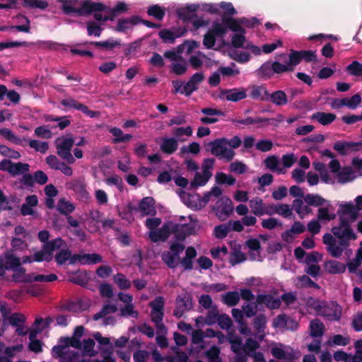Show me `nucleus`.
<instances>
[{
	"label": "nucleus",
	"mask_w": 362,
	"mask_h": 362,
	"mask_svg": "<svg viewBox=\"0 0 362 362\" xmlns=\"http://www.w3.org/2000/svg\"><path fill=\"white\" fill-rule=\"evenodd\" d=\"M318 315L327 317L329 320H339L341 317L339 306L336 303H327L324 301Z\"/></svg>",
	"instance_id": "4468645a"
},
{
	"label": "nucleus",
	"mask_w": 362,
	"mask_h": 362,
	"mask_svg": "<svg viewBox=\"0 0 362 362\" xmlns=\"http://www.w3.org/2000/svg\"><path fill=\"white\" fill-rule=\"evenodd\" d=\"M211 177L208 173L196 172L194 179L190 182V189H195L197 187L204 186L209 180Z\"/></svg>",
	"instance_id": "72a5a7b5"
},
{
	"label": "nucleus",
	"mask_w": 362,
	"mask_h": 362,
	"mask_svg": "<svg viewBox=\"0 0 362 362\" xmlns=\"http://www.w3.org/2000/svg\"><path fill=\"white\" fill-rule=\"evenodd\" d=\"M25 317L19 313H15L8 317V322L13 327H19L20 325L25 324Z\"/></svg>",
	"instance_id": "774afa93"
},
{
	"label": "nucleus",
	"mask_w": 362,
	"mask_h": 362,
	"mask_svg": "<svg viewBox=\"0 0 362 362\" xmlns=\"http://www.w3.org/2000/svg\"><path fill=\"white\" fill-rule=\"evenodd\" d=\"M141 18L139 16H132L130 18H122L118 20L115 30L119 33H124L131 29L134 25L139 23Z\"/></svg>",
	"instance_id": "6ab92c4d"
},
{
	"label": "nucleus",
	"mask_w": 362,
	"mask_h": 362,
	"mask_svg": "<svg viewBox=\"0 0 362 362\" xmlns=\"http://www.w3.org/2000/svg\"><path fill=\"white\" fill-rule=\"evenodd\" d=\"M147 14L158 21H163L165 16V9L158 4H154L148 8Z\"/></svg>",
	"instance_id": "79ce46f5"
},
{
	"label": "nucleus",
	"mask_w": 362,
	"mask_h": 362,
	"mask_svg": "<svg viewBox=\"0 0 362 362\" xmlns=\"http://www.w3.org/2000/svg\"><path fill=\"white\" fill-rule=\"evenodd\" d=\"M206 356L209 362H221L220 358V349L216 346H211L206 351Z\"/></svg>",
	"instance_id": "69168bd1"
},
{
	"label": "nucleus",
	"mask_w": 362,
	"mask_h": 362,
	"mask_svg": "<svg viewBox=\"0 0 362 362\" xmlns=\"http://www.w3.org/2000/svg\"><path fill=\"white\" fill-rule=\"evenodd\" d=\"M305 202L312 206H321L325 204L326 200L319 194H308L304 197Z\"/></svg>",
	"instance_id": "37998d69"
},
{
	"label": "nucleus",
	"mask_w": 362,
	"mask_h": 362,
	"mask_svg": "<svg viewBox=\"0 0 362 362\" xmlns=\"http://www.w3.org/2000/svg\"><path fill=\"white\" fill-rule=\"evenodd\" d=\"M175 303L176 307L173 310V315L177 317H181L185 312L191 310L193 307L192 296L188 293L179 295Z\"/></svg>",
	"instance_id": "0eeeda50"
},
{
	"label": "nucleus",
	"mask_w": 362,
	"mask_h": 362,
	"mask_svg": "<svg viewBox=\"0 0 362 362\" xmlns=\"http://www.w3.org/2000/svg\"><path fill=\"white\" fill-rule=\"evenodd\" d=\"M259 304H256V300L250 303L244 304L242 309L244 312L245 315L250 318L255 316L258 310Z\"/></svg>",
	"instance_id": "0e129e2a"
},
{
	"label": "nucleus",
	"mask_w": 362,
	"mask_h": 362,
	"mask_svg": "<svg viewBox=\"0 0 362 362\" xmlns=\"http://www.w3.org/2000/svg\"><path fill=\"white\" fill-rule=\"evenodd\" d=\"M170 224V234L175 235V239L177 242L184 241L186 238L193 234L194 231V226L190 223H175L169 221Z\"/></svg>",
	"instance_id": "423d86ee"
},
{
	"label": "nucleus",
	"mask_w": 362,
	"mask_h": 362,
	"mask_svg": "<svg viewBox=\"0 0 362 362\" xmlns=\"http://www.w3.org/2000/svg\"><path fill=\"white\" fill-rule=\"evenodd\" d=\"M226 35V28L218 21H214L211 28L204 35L203 45L207 49H212L216 44V38H222Z\"/></svg>",
	"instance_id": "7ed1b4c3"
},
{
	"label": "nucleus",
	"mask_w": 362,
	"mask_h": 362,
	"mask_svg": "<svg viewBox=\"0 0 362 362\" xmlns=\"http://www.w3.org/2000/svg\"><path fill=\"white\" fill-rule=\"evenodd\" d=\"M182 63H173L171 64L170 71L177 76L184 75L187 71V64L182 58Z\"/></svg>",
	"instance_id": "680f3d73"
},
{
	"label": "nucleus",
	"mask_w": 362,
	"mask_h": 362,
	"mask_svg": "<svg viewBox=\"0 0 362 362\" xmlns=\"http://www.w3.org/2000/svg\"><path fill=\"white\" fill-rule=\"evenodd\" d=\"M0 136H2L7 140L21 146H25L24 142L28 141V139L25 137L22 139L18 138L10 129L8 128L0 129Z\"/></svg>",
	"instance_id": "cd10ccee"
},
{
	"label": "nucleus",
	"mask_w": 362,
	"mask_h": 362,
	"mask_svg": "<svg viewBox=\"0 0 362 362\" xmlns=\"http://www.w3.org/2000/svg\"><path fill=\"white\" fill-rule=\"evenodd\" d=\"M230 230V226L228 224H220L214 227V235L218 239H224L227 237Z\"/></svg>",
	"instance_id": "3c124183"
},
{
	"label": "nucleus",
	"mask_w": 362,
	"mask_h": 362,
	"mask_svg": "<svg viewBox=\"0 0 362 362\" xmlns=\"http://www.w3.org/2000/svg\"><path fill=\"white\" fill-rule=\"evenodd\" d=\"M86 27H87V33L89 36H95V37H100L103 28L101 26L98 24H97L95 21H89L86 23Z\"/></svg>",
	"instance_id": "13d9d810"
},
{
	"label": "nucleus",
	"mask_w": 362,
	"mask_h": 362,
	"mask_svg": "<svg viewBox=\"0 0 362 362\" xmlns=\"http://www.w3.org/2000/svg\"><path fill=\"white\" fill-rule=\"evenodd\" d=\"M109 132L115 136L112 139L113 144L126 143L129 141L133 137L132 134H124L119 128L115 127L110 128Z\"/></svg>",
	"instance_id": "c756f323"
},
{
	"label": "nucleus",
	"mask_w": 362,
	"mask_h": 362,
	"mask_svg": "<svg viewBox=\"0 0 362 362\" xmlns=\"http://www.w3.org/2000/svg\"><path fill=\"white\" fill-rule=\"evenodd\" d=\"M117 311V307L115 305H110L107 304L104 305L101 310L95 313L93 317V320L95 321L99 320L100 318L115 313Z\"/></svg>",
	"instance_id": "c03bdc74"
},
{
	"label": "nucleus",
	"mask_w": 362,
	"mask_h": 362,
	"mask_svg": "<svg viewBox=\"0 0 362 362\" xmlns=\"http://www.w3.org/2000/svg\"><path fill=\"white\" fill-rule=\"evenodd\" d=\"M204 80L202 72L194 73L187 82H184V95L189 97L194 91L199 89V86Z\"/></svg>",
	"instance_id": "1a4fd4ad"
},
{
	"label": "nucleus",
	"mask_w": 362,
	"mask_h": 362,
	"mask_svg": "<svg viewBox=\"0 0 362 362\" xmlns=\"http://www.w3.org/2000/svg\"><path fill=\"white\" fill-rule=\"evenodd\" d=\"M47 181L48 177L42 170H37L33 175L25 174L21 180V182L28 187H33L35 182L42 185L46 184Z\"/></svg>",
	"instance_id": "9d476101"
},
{
	"label": "nucleus",
	"mask_w": 362,
	"mask_h": 362,
	"mask_svg": "<svg viewBox=\"0 0 362 362\" xmlns=\"http://www.w3.org/2000/svg\"><path fill=\"white\" fill-rule=\"evenodd\" d=\"M296 286L298 288H313L319 289V285L314 282L308 275L299 276L297 278Z\"/></svg>",
	"instance_id": "a19ab883"
},
{
	"label": "nucleus",
	"mask_w": 362,
	"mask_h": 362,
	"mask_svg": "<svg viewBox=\"0 0 362 362\" xmlns=\"http://www.w3.org/2000/svg\"><path fill=\"white\" fill-rule=\"evenodd\" d=\"M246 260L245 255L240 250L235 249L230 254L229 262L232 266L242 263Z\"/></svg>",
	"instance_id": "603ef678"
},
{
	"label": "nucleus",
	"mask_w": 362,
	"mask_h": 362,
	"mask_svg": "<svg viewBox=\"0 0 362 362\" xmlns=\"http://www.w3.org/2000/svg\"><path fill=\"white\" fill-rule=\"evenodd\" d=\"M25 146L27 144L32 148H34L36 151L40 152L42 153H46V151L49 148V144L46 141H40L36 139L29 140L28 142H24Z\"/></svg>",
	"instance_id": "de8ad7c7"
},
{
	"label": "nucleus",
	"mask_w": 362,
	"mask_h": 362,
	"mask_svg": "<svg viewBox=\"0 0 362 362\" xmlns=\"http://www.w3.org/2000/svg\"><path fill=\"white\" fill-rule=\"evenodd\" d=\"M163 262L170 269H175L177 266V257L171 254L170 251H165L161 255Z\"/></svg>",
	"instance_id": "bf43d9fd"
},
{
	"label": "nucleus",
	"mask_w": 362,
	"mask_h": 362,
	"mask_svg": "<svg viewBox=\"0 0 362 362\" xmlns=\"http://www.w3.org/2000/svg\"><path fill=\"white\" fill-rule=\"evenodd\" d=\"M325 270L332 274H341L346 270V266L337 260H329L325 263Z\"/></svg>",
	"instance_id": "2f4dec72"
},
{
	"label": "nucleus",
	"mask_w": 362,
	"mask_h": 362,
	"mask_svg": "<svg viewBox=\"0 0 362 362\" xmlns=\"http://www.w3.org/2000/svg\"><path fill=\"white\" fill-rule=\"evenodd\" d=\"M177 147L178 143L175 138H163L160 145V151L168 155H171L175 152Z\"/></svg>",
	"instance_id": "a878e982"
},
{
	"label": "nucleus",
	"mask_w": 362,
	"mask_h": 362,
	"mask_svg": "<svg viewBox=\"0 0 362 362\" xmlns=\"http://www.w3.org/2000/svg\"><path fill=\"white\" fill-rule=\"evenodd\" d=\"M114 281L122 290L128 289L131 287L130 281L122 273H118L114 276Z\"/></svg>",
	"instance_id": "052dcab7"
},
{
	"label": "nucleus",
	"mask_w": 362,
	"mask_h": 362,
	"mask_svg": "<svg viewBox=\"0 0 362 362\" xmlns=\"http://www.w3.org/2000/svg\"><path fill=\"white\" fill-rule=\"evenodd\" d=\"M269 91L262 86L254 85L251 87L250 96L253 100L267 101Z\"/></svg>",
	"instance_id": "7c9ffc66"
},
{
	"label": "nucleus",
	"mask_w": 362,
	"mask_h": 362,
	"mask_svg": "<svg viewBox=\"0 0 362 362\" xmlns=\"http://www.w3.org/2000/svg\"><path fill=\"white\" fill-rule=\"evenodd\" d=\"M240 301V295L238 291H228L222 295V302L229 306L233 307Z\"/></svg>",
	"instance_id": "58836bf2"
},
{
	"label": "nucleus",
	"mask_w": 362,
	"mask_h": 362,
	"mask_svg": "<svg viewBox=\"0 0 362 362\" xmlns=\"http://www.w3.org/2000/svg\"><path fill=\"white\" fill-rule=\"evenodd\" d=\"M214 211L221 221H225L233 211L231 199L226 196L221 197L214 205Z\"/></svg>",
	"instance_id": "39448f33"
},
{
	"label": "nucleus",
	"mask_w": 362,
	"mask_h": 362,
	"mask_svg": "<svg viewBox=\"0 0 362 362\" xmlns=\"http://www.w3.org/2000/svg\"><path fill=\"white\" fill-rule=\"evenodd\" d=\"M220 99H226L228 101L238 102L247 97L246 90L244 88L221 89L218 95Z\"/></svg>",
	"instance_id": "9b49d317"
},
{
	"label": "nucleus",
	"mask_w": 362,
	"mask_h": 362,
	"mask_svg": "<svg viewBox=\"0 0 362 362\" xmlns=\"http://www.w3.org/2000/svg\"><path fill=\"white\" fill-rule=\"evenodd\" d=\"M62 3V9L64 14H75L77 16H84L92 14L93 11H106V6L100 2L91 0L83 1L79 7L78 0H58Z\"/></svg>",
	"instance_id": "f257e3e1"
},
{
	"label": "nucleus",
	"mask_w": 362,
	"mask_h": 362,
	"mask_svg": "<svg viewBox=\"0 0 362 362\" xmlns=\"http://www.w3.org/2000/svg\"><path fill=\"white\" fill-rule=\"evenodd\" d=\"M361 144H355L353 141H337L333 146V148L337 151L340 155L346 156L350 151H358V146Z\"/></svg>",
	"instance_id": "4be33fe9"
},
{
	"label": "nucleus",
	"mask_w": 362,
	"mask_h": 362,
	"mask_svg": "<svg viewBox=\"0 0 362 362\" xmlns=\"http://www.w3.org/2000/svg\"><path fill=\"white\" fill-rule=\"evenodd\" d=\"M309 328L310 330V335L313 337H320L324 334L325 326L318 319L312 320L310 322Z\"/></svg>",
	"instance_id": "e433bc0d"
},
{
	"label": "nucleus",
	"mask_w": 362,
	"mask_h": 362,
	"mask_svg": "<svg viewBox=\"0 0 362 362\" xmlns=\"http://www.w3.org/2000/svg\"><path fill=\"white\" fill-rule=\"evenodd\" d=\"M64 245H65V241L62 238H57L45 243L43 249L52 257V252L61 248Z\"/></svg>",
	"instance_id": "c9c22d12"
},
{
	"label": "nucleus",
	"mask_w": 362,
	"mask_h": 362,
	"mask_svg": "<svg viewBox=\"0 0 362 362\" xmlns=\"http://www.w3.org/2000/svg\"><path fill=\"white\" fill-rule=\"evenodd\" d=\"M226 146V138H220L209 142L206 144L205 148L211 154L218 157L221 154H223V151Z\"/></svg>",
	"instance_id": "aec40b11"
},
{
	"label": "nucleus",
	"mask_w": 362,
	"mask_h": 362,
	"mask_svg": "<svg viewBox=\"0 0 362 362\" xmlns=\"http://www.w3.org/2000/svg\"><path fill=\"white\" fill-rule=\"evenodd\" d=\"M201 112L206 115L200 118V122L205 124H214L218 122V119L212 116L225 117L226 113L220 110L211 107H204L201 110Z\"/></svg>",
	"instance_id": "f3484780"
},
{
	"label": "nucleus",
	"mask_w": 362,
	"mask_h": 362,
	"mask_svg": "<svg viewBox=\"0 0 362 362\" xmlns=\"http://www.w3.org/2000/svg\"><path fill=\"white\" fill-rule=\"evenodd\" d=\"M82 264H95L103 262V257L97 253L82 255Z\"/></svg>",
	"instance_id": "4d7b16f0"
},
{
	"label": "nucleus",
	"mask_w": 362,
	"mask_h": 362,
	"mask_svg": "<svg viewBox=\"0 0 362 362\" xmlns=\"http://www.w3.org/2000/svg\"><path fill=\"white\" fill-rule=\"evenodd\" d=\"M346 69L352 76H362V64L357 61H354L349 64Z\"/></svg>",
	"instance_id": "338daca9"
},
{
	"label": "nucleus",
	"mask_w": 362,
	"mask_h": 362,
	"mask_svg": "<svg viewBox=\"0 0 362 362\" xmlns=\"http://www.w3.org/2000/svg\"><path fill=\"white\" fill-rule=\"evenodd\" d=\"M57 209L61 214L66 216L75 210V206L65 198H61L57 203Z\"/></svg>",
	"instance_id": "4c0bfd02"
},
{
	"label": "nucleus",
	"mask_w": 362,
	"mask_h": 362,
	"mask_svg": "<svg viewBox=\"0 0 362 362\" xmlns=\"http://www.w3.org/2000/svg\"><path fill=\"white\" fill-rule=\"evenodd\" d=\"M250 207L252 213L257 216L264 215V207L262 206V200L257 197L255 199L250 201Z\"/></svg>",
	"instance_id": "e2e57ef3"
},
{
	"label": "nucleus",
	"mask_w": 362,
	"mask_h": 362,
	"mask_svg": "<svg viewBox=\"0 0 362 362\" xmlns=\"http://www.w3.org/2000/svg\"><path fill=\"white\" fill-rule=\"evenodd\" d=\"M231 121L235 124H244L246 126H249V125H252V124H255L267 122L269 121V119L265 118V117H257L255 118L248 117L245 119H232Z\"/></svg>",
	"instance_id": "49530a36"
},
{
	"label": "nucleus",
	"mask_w": 362,
	"mask_h": 362,
	"mask_svg": "<svg viewBox=\"0 0 362 362\" xmlns=\"http://www.w3.org/2000/svg\"><path fill=\"white\" fill-rule=\"evenodd\" d=\"M256 304L264 305L270 310L278 309L281 305V299L274 298L272 294H259L256 297Z\"/></svg>",
	"instance_id": "dca6fc26"
},
{
	"label": "nucleus",
	"mask_w": 362,
	"mask_h": 362,
	"mask_svg": "<svg viewBox=\"0 0 362 362\" xmlns=\"http://www.w3.org/2000/svg\"><path fill=\"white\" fill-rule=\"evenodd\" d=\"M159 37L165 43H174L175 39L180 37L181 35H175L173 32L168 29H163L159 32Z\"/></svg>",
	"instance_id": "6e6d98bb"
},
{
	"label": "nucleus",
	"mask_w": 362,
	"mask_h": 362,
	"mask_svg": "<svg viewBox=\"0 0 362 362\" xmlns=\"http://www.w3.org/2000/svg\"><path fill=\"white\" fill-rule=\"evenodd\" d=\"M216 182L218 185L227 184L230 186L235 183V178L232 175H227L223 172L217 173L215 176Z\"/></svg>",
	"instance_id": "09e8293b"
},
{
	"label": "nucleus",
	"mask_w": 362,
	"mask_h": 362,
	"mask_svg": "<svg viewBox=\"0 0 362 362\" xmlns=\"http://www.w3.org/2000/svg\"><path fill=\"white\" fill-rule=\"evenodd\" d=\"M17 18H23L25 21L26 24L25 25H11V26H7V25H0V31L4 32V31H8V30H17L18 32H24V33H29L30 30V20L24 15L18 14L16 16Z\"/></svg>",
	"instance_id": "393cba45"
},
{
	"label": "nucleus",
	"mask_w": 362,
	"mask_h": 362,
	"mask_svg": "<svg viewBox=\"0 0 362 362\" xmlns=\"http://www.w3.org/2000/svg\"><path fill=\"white\" fill-rule=\"evenodd\" d=\"M355 202V206L350 202L339 206V209L337 211V214L339 218L341 216L345 217V216H349V217L347 218L351 223L354 222L357 219L358 211L362 209V196L359 195L356 197Z\"/></svg>",
	"instance_id": "20e7f679"
},
{
	"label": "nucleus",
	"mask_w": 362,
	"mask_h": 362,
	"mask_svg": "<svg viewBox=\"0 0 362 362\" xmlns=\"http://www.w3.org/2000/svg\"><path fill=\"white\" fill-rule=\"evenodd\" d=\"M170 235V224L169 221L163 223L161 228L155 230H151L149 233V238L153 243L160 241L165 242L168 240Z\"/></svg>",
	"instance_id": "2eb2a0df"
},
{
	"label": "nucleus",
	"mask_w": 362,
	"mask_h": 362,
	"mask_svg": "<svg viewBox=\"0 0 362 362\" xmlns=\"http://www.w3.org/2000/svg\"><path fill=\"white\" fill-rule=\"evenodd\" d=\"M61 105L66 107L79 110L90 118L96 117L100 115L99 112L89 110L86 105L71 98L62 100L61 101Z\"/></svg>",
	"instance_id": "6e6552de"
},
{
	"label": "nucleus",
	"mask_w": 362,
	"mask_h": 362,
	"mask_svg": "<svg viewBox=\"0 0 362 362\" xmlns=\"http://www.w3.org/2000/svg\"><path fill=\"white\" fill-rule=\"evenodd\" d=\"M353 173L354 172L351 167H349V166L344 167L337 174V178H338L339 182L346 183L347 182L353 180L354 177H351Z\"/></svg>",
	"instance_id": "864d4df0"
},
{
	"label": "nucleus",
	"mask_w": 362,
	"mask_h": 362,
	"mask_svg": "<svg viewBox=\"0 0 362 362\" xmlns=\"http://www.w3.org/2000/svg\"><path fill=\"white\" fill-rule=\"evenodd\" d=\"M221 21V24L226 28V33L229 29L233 32H238L242 34L245 33V30L241 26L240 18H234L231 16L222 15Z\"/></svg>",
	"instance_id": "a211bd4d"
},
{
	"label": "nucleus",
	"mask_w": 362,
	"mask_h": 362,
	"mask_svg": "<svg viewBox=\"0 0 362 362\" xmlns=\"http://www.w3.org/2000/svg\"><path fill=\"white\" fill-rule=\"evenodd\" d=\"M277 106H283L288 103V97L284 90H276L272 94L269 93L267 100Z\"/></svg>",
	"instance_id": "bb28decb"
},
{
	"label": "nucleus",
	"mask_w": 362,
	"mask_h": 362,
	"mask_svg": "<svg viewBox=\"0 0 362 362\" xmlns=\"http://www.w3.org/2000/svg\"><path fill=\"white\" fill-rule=\"evenodd\" d=\"M69 281L82 287H86L88 282L86 272L80 271L76 272L75 275L70 277Z\"/></svg>",
	"instance_id": "a18cd8bd"
},
{
	"label": "nucleus",
	"mask_w": 362,
	"mask_h": 362,
	"mask_svg": "<svg viewBox=\"0 0 362 362\" xmlns=\"http://www.w3.org/2000/svg\"><path fill=\"white\" fill-rule=\"evenodd\" d=\"M68 189L73 190L81 201H86L89 198V193L86 190L85 182L81 180H74L66 184Z\"/></svg>",
	"instance_id": "ddd939ff"
},
{
	"label": "nucleus",
	"mask_w": 362,
	"mask_h": 362,
	"mask_svg": "<svg viewBox=\"0 0 362 362\" xmlns=\"http://www.w3.org/2000/svg\"><path fill=\"white\" fill-rule=\"evenodd\" d=\"M199 5L190 4L185 8L177 9V14L180 19L184 21H189L197 17L195 12L198 10Z\"/></svg>",
	"instance_id": "b1692460"
},
{
	"label": "nucleus",
	"mask_w": 362,
	"mask_h": 362,
	"mask_svg": "<svg viewBox=\"0 0 362 362\" xmlns=\"http://www.w3.org/2000/svg\"><path fill=\"white\" fill-rule=\"evenodd\" d=\"M90 45H93L97 47H103L106 49H112L115 47L120 45V40H114L112 39H109L106 41H100V42H90Z\"/></svg>",
	"instance_id": "5fc2aeb1"
},
{
	"label": "nucleus",
	"mask_w": 362,
	"mask_h": 362,
	"mask_svg": "<svg viewBox=\"0 0 362 362\" xmlns=\"http://www.w3.org/2000/svg\"><path fill=\"white\" fill-rule=\"evenodd\" d=\"M350 223L351 222L349 221L347 218L341 216L339 225L333 226L331 229L333 235L339 239L337 247L341 250L340 257L342 255L344 250L350 246V240H355L357 238V235L351 228Z\"/></svg>",
	"instance_id": "f03ea898"
},
{
	"label": "nucleus",
	"mask_w": 362,
	"mask_h": 362,
	"mask_svg": "<svg viewBox=\"0 0 362 362\" xmlns=\"http://www.w3.org/2000/svg\"><path fill=\"white\" fill-rule=\"evenodd\" d=\"M132 210L139 211L142 216H154L156 214L155 200L151 197H146L140 201L137 208H132Z\"/></svg>",
	"instance_id": "f8f14e48"
},
{
	"label": "nucleus",
	"mask_w": 362,
	"mask_h": 362,
	"mask_svg": "<svg viewBox=\"0 0 362 362\" xmlns=\"http://www.w3.org/2000/svg\"><path fill=\"white\" fill-rule=\"evenodd\" d=\"M267 322V317L264 314H259L253 320L254 329L261 335V339L264 337V329Z\"/></svg>",
	"instance_id": "f704fd0d"
},
{
	"label": "nucleus",
	"mask_w": 362,
	"mask_h": 362,
	"mask_svg": "<svg viewBox=\"0 0 362 362\" xmlns=\"http://www.w3.org/2000/svg\"><path fill=\"white\" fill-rule=\"evenodd\" d=\"M197 252L192 246L187 247L185 250V256L180 259V264L185 271L193 269V260L197 257Z\"/></svg>",
	"instance_id": "5701e85b"
},
{
	"label": "nucleus",
	"mask_w": 362,
	"mask_h": 362,
	"mask_svg": "<svg viewBox=\"0 0 362 362\" xmlns=\"http://www.w3.org/2000/svg\"><path fill=\"white\" fill-rule=\"evenodd\" d=\"M21 5L27 9L45 10L49 4L46 0H21Z\"/></svg>",
	"instance_id": "473e14b6"
},
{
	"label": "nucleus",
	"mask_w": 362,
	"mask_h": 362,
	"mask_svg": "<svg viewBox=\"0 0 362 362\" xmlns=\"http://www.w3.org/2000/svg\"><path fill=\"white\" fill-rule=\"evenodd\" d=\"M322 241L327 246V250L333 257H340L341 250L337 247V240L332 234L325 233L322 237Z\"/></svg>",
	"instance_id": "412c9836"
},
{
	"label": "nucleus",
	"mask_w": 362,
	"mask_h": 362,
	"mask_svg": "<svg viewBox=\"0 0 362 362\" xmlns=\"http://www.w3.org/2000/svg\"><path fill=\"white\" fill-rule=\"evenodd\" d=\"M337 118V116L334 113L331 112H317L314 113L311 119L317 120L322 125H328L332 123Z\"/></svg>",
	"instance_id": "c85d7f7f"
},
{
	"label": "nucleus",
	"mask_w": 362,
	"mask_h": 362,
	"mask_svg": "<svg viewBox=\"0 0 362 362\" xmlns=\"http://www.w3.org/2000/svg\"><path fill=\"white\" fill-rule=\"evenodd\" d=\"M4 265L6 270H13L21 264V260L18 257L13 255H6L4 259Z\"/></svg>",
	"instance_id": "8fccbe9b"
},
{
	"label": "nucleus",
	"mask_w": 362,
	"mask_h": 362,
	"mask_svg": "<svg viewBox=\"0 0 362 362\" xmlns=\"http://www.w3.org/2000/svg\"><path fill=\"white\" fill-rule=\"evenodd\" d=\"M30 170V165L28 163H23L18 162L14 163L12 162L10 175L13 177L21 174H28V172Z\"/></svg>",
	"instance_id": "ea45409f"
}]
</instances>
